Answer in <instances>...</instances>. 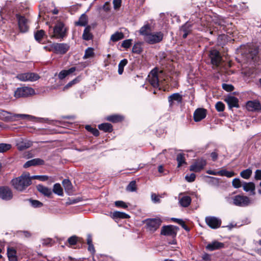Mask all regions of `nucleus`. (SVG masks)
Listing matches in <instances>:
<instances>
[{"mask_svg": "<svg viewBox=\"0 0 261 261\" xmlns=\"http://www.w3.org/2000/svg\"><path fill=\"white\" fill-rule=\"evenodd\" d=\"M11 183L16 190L20 192L24 191L32 184L30 173L28 172L22 173L20 176L12 179Z\"/></svg>", "mask_w": 261, "mask_h": 261, "instance_id": "f257e3e1", "label": "nucleus"}, {"mask_svg": "<svg viewBox=\"0 0 261 261\" xmlns=\"http://www.w3.org/2000/svg\"><path fill=\"white\" fill-rule=\"evenodd\" d=\"M67 29L62 22H58L53 29V34L51 38L63 39L67 36Z\"/></svg>", "mask_w": 261, "mask_h": 261, "instance_id": "f03ea898", "label": "nucleus"}, {"mask_svg": "<svg viewBox=\"0 0 261 261\" xmlns=\"http://www.w3.org/2000/svg\"><path fill=\"white\" fill-rule=\"evenodd\" d=\"M162 222L159 218L146 219L143 221L146 225L147 229L152 232L156 231L159 228Z\"/></svg>", "mask_w": 261, "mask_h": 261, "instance_id": "7ed1b4c3", "label": "nucleus"}, {"mask_svg": "<svg viewBox=\"0 0 261 261\" xmlns=\"http://www.w3.org/2000/svg\"><path fill=\"white\" fill-rule=\"evenodd\" d=\"M163 36V33L161 32H150V34L144 38V41L149 44H156L162 41Z\"/></svg>", "mask_w": 261, "mask_h": 261, "instance_id": "20e7f679", "label": "nucleus"}, {"mask_svg": "<svg viewBox=\"0 0 261 261\" xmlns=\"http://www.w3.org/2000/svg\"><path fill=\"white\" fill-rule=\"evenodd\" d=\"M16 18L18 22V25L20 31L22 33H25L29 29V20L25 16L19 14L16 15Z\"/></svg>", "mask_w": 261, "mask_h": 261, "instance_id": "39448f33", "label": "nucleus"}, {"mask_svg": "<svg viewBox=\"0 0 261 261\" xmlns=\"http://www.w3.org/2000/svg\"><path fill=\"white\" fill-rule=\"evenodd\" d=\"M16 78L22 82H34L38 80L40 76L34 72L21 73L17 75Z\"/></svg>", "mask_w": 261, "mask_h": 261, "instance_id": "423d86ee", "label": "nucleus"}, {"mask_svg": "<svg viewBox=\"0 0 261 261\" xmlns=\"http://www.w3.org/2000/svg\"><path fill=\"white\" fill-rule=\"evenodd\" d=\"M162 73V71H159L156 68H154L151 71L148 76V79L149 83L154 87L158 88L159 86V74Z\"/></svg>", "mask_w": 261, "mask_h": 261, "instance_id": "0eeeda50", "label": "nucleus"}, {"mask_svg": "<svg viewBox=\"0 0 261 261\" xmlns=\"http://www.w3.org/2000/svg\"><path fill=\"white\" fill-rule=\"evenodd\" d=\"M35 93L34 90L28 87L18 88L14 93L15 97L18 98L21 97H28Z\"/></svg>", "mask_w": 261, "mask_h": 261, "instance_id": "6e6552de", "label": "nucleus"}, {"mask_svg": "<svg viewBox=\"0 0 261 261\" xmlns=\"http://www.w3.org/2000/svg\"><path fill=\"white\" fill-rule=\"evenodd\" d=\"M250 203L249 198L246 196L236 195L233 197V203L239 206H246Z\"/></svg>", "mask_w": 261, "mask_h": 261, "instance_id": "1a4fd4ad", "label": "nucleus"}, {"mask_svg": "<svg viewBox=\"0 0 261 261\" xmlns=\"http://www.w3.org/2000/svg\"><path fill=\"white\" fill-rule=\"evenodd\" d=\"M178 230V228L173 225L164 226L162 227L161 234L164 236L175 237Z\"/></svg>", "mask_w": 261, "mask_h": 261, "instance_id": "9d476101", "label": "nucleus"}, {"mask_svg": "<svg viewBox=\"0 0 261 261\" xmlns=\"http://www.w3.org/2000/svg\"><path fill=\"white\" fill-rule=\"evenodd\" d=\"M206 165V161L203 159L196 161L190 167V170L195 172H199L203 169Z\"/></svg>", "mask_w": 261, "mask_h": 261, "instance_id": "9b49d317", "label": "nucleus"}, {"mask_svg": "<svg viewBox=\"0 0 261 261\" xmlns=\"http://www.w3.org/2000/svg\"><path fill=\"white\" fill-rule=\"evenodd\" d=\"M206 224L212 229H217L220 227L221 225V219L212 216L207 217L205 218Z\"/></svg>", "mask_w": 261, "mask_h": 261, "instance_id": "f8f14e48", "label": "nucleus"}, {"mask_svg": "<svg viewBox=\"0 0 261 261\" xmlns=\"http://www.w3.org/2000/svg\"><path fill=\"white\" fill-rule=\"evenodd\" d=\"M51 48L56 53L64 54L69 49V45L67 43H54L51 45Z\"/></svg>", "mask_w": 261, "mask_h": 261, "instance_id": "ddd939ff", "label": "nucleus"}, {"mask_svg": "<svg viewBox=\"0 0 261 261\" xmlns=\"http://www.w3.org/2000/svg\"><path fill=\"white\" fill-rule=\"evenodd\" d=\"M209 56L212 64L216 67L219 66L222 60L220 53L216 49H213L210 51Z\"/></svg>", "mask_w": 261, "mask_h": 261, "instance_id": "4468645a", "label": "nucleus"}, {"mask_svg": "<svg viewBox=\"0 0 261 261\" xmlns=\"http://www.w3.org/2000/svg\"><path fill=\"white\" fill-rule=\"evenodd\" d=\"M13 197L11 189L8 187H0V198L5 200H9Z\"/></svg>", "mask_w": 261, "mask_h": 261, "instance_id": "2eb2a0df", "label": "nucleus"}, {"mask_svg": "<svg viewBox=\"0 0 261 261\" xmlns=\"http://www.w3.org/2000/svg\"><path fill=\"white\" fill-rule=\"evenodd\" d=\"M207 111L204 108L197 109L193 114L194 120L195 122H199L205 118Z\"/></svg>", "mask_w": 261, "mask_h": 261, "instance_id": "dca6fc26", "label": "nucleus"}, {"mask_svg": "<svg viewBox=\"0 0 261 261\" xmlns=\"http://www.w3.org/2000/svg\"><path fill=\"white\" fill-rule=\"evenodd\" d=\"M224 244L223 243L218 242L217 241H214L207 244L205 248L206 250L212 251L215 250L220 249L224 248Z\"/></svg>", "mask_w": 261, "mask_h": 261, "instance_id": "f3484780", "label": "nucleus"}, {"mask_svg": "<svg viewBox=\"0 0 261 261\" xmlns=\"http://www.w3.org/2000/svg\"><path fill=\"white\" fill-rule=\"evenodd\" d=\"M246 109L249 111H255L261 109V106L258 101H249L247 102Z\"/></svg>", "mask_w": 261, "mask_h": 261, "instance_id": "a211bd4d", "label": "nucleus"}, {"mask_svg": "<svg viewBox=\"0 0 261 261\" xmlns=\"http://www.w3.org/2000/svg\"><path fill=\"white\" fill-rule=\"evenodd\" d=\"M44 164V161L39 158H36L27 161L24 165L23 167L28 168L33 166L42 165Z\"/></svg>", "mask_w": 261, "mask_h": 261, "instance_id": "6ab92c4d", "label": "nucleus"}, {"mask_svg": "<svg viewBox=\"0 0 261 261\" xmlns=\"http://www.w3.org/2000/svg\"><path fill=\"white\" fill-rule=\"evenodd\" d=\"M182 100V96L178 93H174L168 97V101L169 106L172 107L174 101H177L178 103H181Z\"/></svg>", "mask_w": 261, "mask_h": 261, "instance_id": "aec40b11", "label": "nucleus"}, {"mask_svg": "<svg viewBox=\"0 0 261 261\" xmlns=\"http://www.w3.org/2000/svg\"><path fill=\"white\" fill-rule=\"evenodd\" d=\"M225 100L230 108L233 107L238 108L239 107L238 99L234 96H228L225 98Z\"/></svg>", "mask_w": 261, "mask_h": 261, "instance_id": "412c9836", "label": "nucleus"}, {"mask_svg": "<svg viewBox=\"0 0 261 261\" xmlns=\"http://www.w3.org/2000/svg\"><path fill=\"white\" fill-rule=\"evenodd\" d=\"M192 31V25L189 23L186 22L185 24H184L180 30V33H183L182 37L184 38H186L189 34H190Z\"/></svg>", "mask_w": 261, "mask_h": 261, "instance_id": "4be33fe9", "label": "nucleus"}, {"mask_svg": "<svg viewBox=\"0 0 261 261\" xmlns=\"http://www.w3.org/2000/svg\"><path fill=\"white\" fill-rule=\"evenodd\" d=\"M243 188L244 191L246 192L250 191L252 195L255 194V185L252 182H244Z\"/></svg>", "mask_w": 261, "mask_h": 261, "instance_id": "5701e85b", "label": "nucleus"}, {"mask_svg": "<svg viewBox=\"0 0 261 261\" xmlns=\"http://www.w3.org/2000/svg\"><path fill=\"white\" fill-rule=\"evenodd\" d=\"M37 189L39 192L46 196L49 197L52 194V191L50 189L44 187L42 185H38L37 186Z\"/></svg>", "mask_w": 261, "mask_h": 261, "instance_id": "b1692460", "label": "nucleus"}, {"mask_svg": "<svg viewBox=\"0 0 261 261\" xmlns=\"http://www.w3.org/2000/svg\"><path fill=\"white\" fill-rule=\"evenodd\" d=\"M151 32V27L150 24H146L144 25L139 30L140 34L143 36V39L147 37Z\"/></svg>", "mask_w": 261, "mask_h": 261, "instance_id": "393cba45", "label": "nucleus"}, {"mask_svg": "<svg viewBox=\"0 0 261 261\" xmlns=\"http://www.w3.org/2000/svg\"><path fill=\"white\" fill-rule=\"evenodd\" d=\"M7 255L10 261H17L16 251L14 248H8L7 250Z\"/></svg>", "mask_w": 261, "mask_h": 261, "instance_id": "a878e982", "label": "nucleus"}, {"mask_svg": "<svg viewBox=\"0 0 261 261\" xmlns=\"http://www.w3.org/2000/svg\"><path fill=\"white\" fill-rule=\"evenodd\" d=\"M129 216L123 212L116 211L112 214V218L113 219H127L129 218Z\"/></svg>", "mask_w": 261, "mask_h": 261, "instance_id": "bb28decb", "label": "nucleus"}, {"mask_svg": "<svg viewBox=\"0 0 261 261\" xmlns=\"http://www.w3.org/2000/svg\"><path fill=\"white\" fill-rule=\"evenodd\" d=\"M179 203L182 207H188L191 202V198L189 196H184L179 200Z\"/></svg>", "mask_w": 261, "mask_h": 261, "instance_id": "cd10ccee", "label": "nucleus"}, {"mask_svg": "<svg viewBox=\"0 0 261 261\" xmlns=\"http://www.w3.org/2000/svg\"><path fill=\"white\" fill-rule=\"evenodd\" d=\"M90 26L88 25L85 28L83 34V39L88 41L92 39L93 36L92 34L90 33Z\"/></svg>", "mask_w": 261, "mask_h": 261, "instance_id": "c85d7f7f", "label": "nucleus"}, {"mask_svg": "<svg viewBox=\"0 0 261 261\" xmlns=\"http://www.w3.org/2000/svg\"><path fill=\"white\" fill-rule=\"evenodd\" d=\"M98 128L105 132H111L113 130V126L111 124L104 123L98 125Z\"/></svg>", "mask_w": 261, "mask_h": 261, "instance_id": "c756f323", "label": "nucleus"}, {"mask_svg": "<svg viewBox=\"0 0 261 261\" xmlns=\"http://www.w3.org/2000/svg\"><path fill=\"white\" fill-rule=\"evenodd\" d=\"M88 23V17L87 16L83 14L80 17L79 21L75 22V24L76 25L80 26H85L87 25Z\"/></svg>", "mask_w": 261, "mask_h": 261, "instance_id": "7c9ffc66", "label": "nucleus"}, {"mask_svg": "<svg viewBox=\"0 0 261 261\" xmlns=\"http://www.w3.org/2000/svg\"><path fill=\"white\" fill-rule=\"evenodd\" d=\"M10 113L7 111L0 110V120L9 121L12 120V118L10 117L8 115Z\"/></svg>", "mask_w": 261, "mask_h": 261, "instance_id": "2f4dec72", "label": "nucleus"}, {"mask_svg": "<svg viewBox=\"0 0 261 261\" xmlns=\"http://www.w3.org/2000/svg\"><path fill=\"white\" fill-rule=\"evenodd\" d=\"M123 118L122 116L118 115H111L107 118V120L113 123L120 122L123 120Z\"/></svg>", "mask_w": 261, "mask_h": 261, "instance_id": "473e14b6", "label": "nucleus"}, {"mask_svg": "<svg viewBox=\"0 0 261 261\" xmlns=\"http://www.w3.org/2000/svg\"><path fill=\"white\" fill-rule=\"evenodd\" d=\"M94 56V49L92 47L87 48L85 51V55L83 57L84 59H88Z\"/></svg>", "mask_w": 261, "mask_h": 261, "instance_id": "72a5a7b5", "label": "nucleus"}, {"mask_svg": "<svg viewBox=\"0 0 261 261\" xmlns=\"http://www.w3.org/2000/svg\"><path fill=\"white\" fill-rule=\"evenodd\" d=\"M127 63H128L127 60L126 59H124L122 60L119 62V63L118 64V72L119 74L121 75L122 74V73L123 72L124 67V66H125L126 65Z\"/></svg>", "mask_w": 261, "mask_h": 261, "instance_id": "f704fd0d", "label": "nucleus"}, {"mask_svg": "<svg viewBox=\"0 0 261 261\" xmlns=\"http://www.w3.org/2000/svg\"><path fill=\"white\" fill-rule=\"evenodd\" d=\"M124 37L123 33L121 32H116L111 37V40L113 42H116L122 39Z\"/></svg>", "mask_w": 261, "mask_h": 261, "instance_id": "c9c22d12", "label": "nucleus"}, {"mask_svg": "<svg viewBox=\"0 0 261 261\" xmlns=\"http://www.w3.org/2000/svg\"><path fill=\"white\" fill-rule=\"evenodd\" d=\"M53 192L59 196H62L63 195V189L60 184H56L54 185Z\"/></svg>", "mask_w": 261, "mask_h": 261, "instance_id": "e433bc0d", "label": "nucleus"}, {"mask_svg": "<svg viewBox=\"0 0 261 261\" xmlns=\"http://www.w3.org/2000/svg\"><path fill=\"white\" fill-rule=\"evenodd\" d=\"M219 175L224 176L227 177H231L235 175V173L233 171H228L226 170H221L219 171Z\"/></svg>", "mask_w": 261, "mask_h": 261, "instance_id": "4c0bfd02", "label": "nucleus"}, {"mask_svg": "<svg viewBox=\"0 0 261 261\" xmlns=\"http://www.w3.org/2000/svg\"><path fill=\"white\" fill-rule=\"evenodd\" d=\"M252 174V170L250 169H247L243 170L240 173L241 176L244 179H249Z\"/></svg>", "mask_w": 261, "mask_h": 261, "instance_id": "58836bf2", "label": "nucleus"}, {"mask_svg": "<svg viewBox=\"0 0 261 261\" xmlns=\"http://www.w3.org/2000/svg\"><path fill=\"white\" fill-rule=\"evenodd\" d=\"M81 77L80 76H78L75 79L73 80L72 81L69 82L64 88V89H67L71 86H72L73 85L76 84L78 83H79L81 81Z\"/></svg>", "mask_w": 261, "mask_h": 261, "instance_id": "ea45409f", "label": "nucleus"}, {"mask_svg": "<svg viewBox=\"0 0 261 261\" xmlns=\"http://www.w3.org/2000/svg\"><path fill=\"white\" fill-rule=\"evenodd\" d=\"M176 160L178 162V167H180L183 164H186L185 158L184 154L179 153L177 154Z\"/></svg>", "mask_w": 261, "mask_h": 261, "instance_id": "a19ab883", "label": "nucleus"}, {"mask_svg": "<svg viewBox=\"0 0 261 261\" xmlns=\"http://www.w3.org/2000/svg\"><path fill=\"white\" fill-rule=\"evenodd\" d=\"M31 145L30 142H20L17 144V148L19 150H23L27 148H29Z\"/></svg>", "mask_w": 261, "mask_h": 261, "instance_id": "79ce46f5", "label": "nucleus"}, {"mask_svg": "<svg viewBox=\"0 0 261 261\" xmlns=\"http://www.w3.org/2000/svg\"><path fill=\"white\" fill-rule=\"evenodd\" d=\"M63 187L66 191H70L72 189V185L68 179H64L62 182Z\"/></svg>", "mask_w": 261, "mask_h": 261, "instance_id": "37998d69", "label": "nucleus"}, {"mask_svg": "<svg viewBox=\"0 0 261 261\" xmlns=\"http://www.w3.org/2000/svg\"><path fill=\"white\" fill-rule=\"evenodd\" d=\"M45 33L44 31L42 30L38 31L35 34V39L38 41V42H40L43 37L44 36Z\"/></svg>", "mask_w": 261, "mask_h": 261, "instance_id": "c03bdc74", "label": "nucleus"}, {"mask_svg": "<svg viewBox=\"0 0 261 261\" xmlns=\"http://www.w3.org/2000/svg\"><path fill=\"white\" fill-rule=\"evenodd\" d=\"M11 145L9 144L0 143V153L6 152L9 150Z\"/></svg>", "mask_w": 261, "mask_h": 261, "instance_id": "a18cd8bd", "label": "nucleus"}, {"mask_svg": "<svg viewBox=\"0 0 261 261\" xmlns=\"http://www.w3.org/2000/svg\"><path fill=\"white\" fill-rule=\"evenodd\" d=\"M79 241L78 237L75 236H73L68 239V242L70 246L75 245Z\"/></svg>", "mask_w": 261, "mask_h": 261, "instance_id": "49530a36", "label": "nucleus"}, {"mask_svg": "<svg viewBox=\"0 0 261 261\" xmlns=\"http://www.w3.org/2000/svg\"><path fill=\"white\" fill-rule=\"evenodd\" d=\"M215 108L218 112H223L225 109V105L222 102L218 101L216 103Z\"/></svg>", "mask_w": 261, "mask_h": 261, "instance_id": "de8ad7c7", "label": "nucleus"}, {"mask_svg": "<svg viewBox=\"0 0 261 261\" xmlns=\"http://www.w3.org/2000/svg\"><path fill=\"white\" fill-rule=\"evenodd\" d=\"M132 51L134 53L140 54L142 51V48L139 43L135 44L132 48Z\"/></svg>", "mask_w": 261, "mask_h": 261, "instance_id": "09e8293b", "label": "nucleus"}, {"mask_svg": "<svg viewBox=\"0 0 261 261\" xmlns=\"http://www.w3.org/2000/svg\"><path fill=\"white\" fill-rule=\"evenodd\" d=\"M30 203L34 207H40L43 205L42 203L37 200H30Z\"/></svg>", "mask_w": 261, "mask_h": 261, "instance_id": "8fccbe9b", "label": "nucleus"}, {"mask_svg": "<svg viewBox=\"0 0 261 261\" xmlns=\"http://www.w3.org/2000/svg\"><path fill=\"white\" fill-rule=\"evenodd\" d=\"M196 178V175L194 173L187 174L185 176L186 180L189 182H193Z\"/></svg>", "mask_w": 261, "mask_h": 261, "instance_id": "3c124183", "label": "nucleus"}, {"mask_svg": "<svg viewBox=\"0 0 261 261\" xmlns=\"http://www.w3.org/2000/svg\"><path fill=\"white\" fill-rule=\"evenodd\" d=\"M232 186L235 188H239L242 186L241 181L239 178H236L232 182Z\"/></svg>", "mask_w": 261, "mask_h": 261, "instance_id": "603ef678", "label": "nucleus"}, {"mask_svg": "<svg viewBox=\"0 0 261 261\" xmlns=\"http://www.w3.org/2000/svg\"><path fill=\"white\" fill-rule=\"evenodd\" d=\"M13 117L16 118H20L21 119H31L34 118L32 116L27 114H13Z\"/></svg>", "mask_w": 261, "mask_h": 261, "instance_id": "864d4df0", "label": "nucleus"}, {"mask_svg": "<svg viewBox=\"0 0 261 261\" xmlns=\"http://www.w3.org/2000/svg\"><path fill=\"white\" fill-rule=\"evenodd\" d=\"M115 205L117 207H122L123 208H126L128 207L127 204L123 201H116L115 202Z\"/></svg>", "mask_w": 261, "mask_h": 261, "instance_id": "5fc2aeb1", "label": "nucleus"}, {"mask_svg": "<svg viewBox=\"0 0 261 261\" xmlns=\"http://www.w3.org/2000/svg\"><path fill=\"white\" fill-rule=\"evenodd\" d=\"M132 39L125 40L122 43V46L125 48H128L132 45Z\"/></svg>", "mask_w": 261, "mask_h": 261, "instance_id": "6e6d98bb", "label": "nucleus"}, {"mask_svg": "<svg viewBox=\"0 0 261 261\" xmlns=\"http://www.w3.org/2000/svg\"><path fill=\"white\" fill-rule=\"evenodd\" d=\"M127 190L129 191L133 192L136 191V182L135 181H131L127 187Z\"/></svg>", "mask_w": 261, "mask_h": 261, "instance_id": "4d7b16f0", "label": "nucleus"}, {"mask_svg": "<svg viewBox=\"0 0 261 261\" xmlns=\"http://www.w3.org/2000/svg\"><path fill=\"white\" fill-rule=\"evenodd\" d=\"M222 88L224 90L227 92L232 91L234 89V87L232 85L226 84H223Z\"/></svg>", "mask_w": 261, "mask_h": 261, "instance_id": "13d9d810", "label": "nucleus"}, {"mask_svg": "<svg viewBox=\"0 0 261 261\" xmlns=\"http://www.w3.org/2000/svg\"><path fill=\"white\" fill-rule=\"evenodd\" d=\"M122 0H113V4L114 6V9L117 10L120 8L121 6Z\"/></svg>", "mask_w": 261, "mask_h": 261, "instance_id": "bf43d9fd", "label": "nucleus"}, {"mask_svg": "<svg viewBox=\"0 0 261 261\" xmlns=\"http://www.w3.org/2000/svg\"><path fill=\"white\" fill-rule=\"evenodd\" d=\"M151 198L152 201L154 203L160 202V199L158 195H156L155 194L152 193L151 195Z\"/></svg>", "mask_w": 261, "mask_h": 261, "instance_id": "052dcab7", "label": "nucleus"}, {"mask_svg": "<svg viewBox=\"0 0 261 261\" xmlns=\"http://www.w3.org/2000/svg\"><path fill=\"white\" fill-rule=\"evenodd\" d=\"M68 75V73L67 72V71L66 70H62L59 74V78L60 79V80H63L64 79L65 77H66Z\"/></svg>", "mask_w": 261, "mask_h": 261, "instance_id": "680f3d73", "label": "nucleus"}, {"mask_svg": "<svg viewBox=\"0 0 261 261\" xmlns=\"http://www.w3.org/2000/svg\"><path fill=\"white\" fill-rule=\"evenodd\" d=\"M254 177L256 180H261V170H256Z\"/></svg>", "mask_w": 261, "mask_h": 261, "instance_id": "e2e57ef3", "label": "nucleus"}, {"mask_svg": "<svg viewBox=\"0 0 261 261\" xmlns=\"http://www.w3.org/2000/svg\"><path fill=\"white\" fill-rule=\"evenodd\" d=\"M51 240L50 239H44L42 241V244L44 246L49 245L51 243Z\"/></svg>", "mask_w": 261, "mask_h": 261, "instance_id": "0e129e2a", "label": "nucleus"}, {"mask_svg": "<svg viewBox=\"0 0 261 261\" xmlns=\"http://www.w3.org/2000/svg\"><path fill=\"white\" fill-rule=\"evenodd\" d=\"M103 9L107 12L110 10V5L108 2H106L102 7Z\"/></svg>", "mask_w": 261, "mask_h": 261, "instance_id": "69168bd1", "label": "nucleus"}, {"mask_svg": "<svg viewBox=\"0 0 261 261\" xmlns=\"http://www.w3.org/2000/svg\"><path fill=\"white\" fill-rule=\"evenodd\" d=\"M211 156L213 161H215L217 159L218 153L216 152H213L211 153Z\"/></svg>", "mask_w": 261, "mask_h": 261, "instance_id": "338daca9", "label": "nucleus"}, {"mask_svg": "<svg viewBox=\"0 0 261 261\" xmlns=\"http://www.w3.org/2000/svg\"><path fill=\"white\" fill-rule=\"evenodd\" d=\"M181 226V227L186 230L187 231H189L190 230V229L188 227V226L185 224V222L184 221H182V222H181L180 224H179Z\"/></svg>", "mask_w": 261, "mask_h": 261, "instance_id": "774afa93", "label": "nucleus"}]
</instances>
